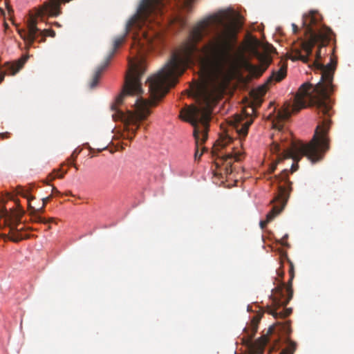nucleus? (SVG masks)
<instances>
[{"label": "nucleus", "instance_id": "obj_1", "mask_svg": "<svg viewBox=\"0 0 354 354\" xmlns=\"http://www.w3.org/2000/svg\"><path fill=\"white\" fill-rule=\"evenodd\" d=\"M165 17H132L126 26V34L132 33L131 54L129 61L123 90L111 105L114 120H120L123 130L114 136L131 141L140 124L151 113L149 106H156L178 77L194 62L199 63L206 80L196 88L195 95L204 106L189 105L180 111V118L194 127L196 140L195 160H199L205 148L199 146L207 139L211 111L209 105L223 93L227 82V68L237 50V35L240 26L231 17H208L199 21L190 31L187 39L171 54L170 59L156 75L147 80L150 100L141 97V77L145 66L142 53L158 48L164 41L159 28ZM167 24H177L180 28L186 21L180 17H165Z\"/></svg>", "mask_w": 354, "mask_h": 354}, {"label": "nucleus", "instance_id": "obj_2", "mask_svg": "<svg viewBox=\"0 0 354 354\" xmlns=\"http://www.w3.org/2000/svg\"><path fill=\"white\" fill-rule=\"evenodd\" d=\"M306 40L301 41V48L295 49V55L292 60H301L304 63L309 62L313 48L317 46V50L313 66L321 73L320 81L315 86L308 82L303 84L295 95L294 104L288 103L286 106L278 111L276 119L273 121V128L279 133L283 129V122L288 120L292 113H298L301 109L309 106L316 107L317 113L322 118L315 131L314 136L308 144L293 140L288 132H283L281 143L273 141L270 145V151L277 154V161L271 166L270 172L274 171L277 165L281 160L292 158L296 163L291 167V172L297 169L299 162L302 156H306L315 162L322 160L325 153L330 149V139L328 133L330 129L332 115L330 95L333 91V74L337 61L335 57H330V62L324 65L321 62L323 56L326 55V47L333 39L332 30H305Z\"/></svg>", "mask_w": 354, "mask_h": 354}, {"label": "nucleus", "instance_id": "obj_3", "mask_svg": "<svg viewBox=\"0 0 354 354\" xmlns=\"http://www.w3.org/2000/svg\"><path fill=\"white\" fill-rule=\"evenodd\" d=\"M65 3L62 0H50L44 3L35 12V15H30L26 21V29H18V33L25 41L26 48L29 49L39 36H42L41 41H44L47 36L55 37V32L53 30L44 29L41 30L37 27L38 18L43 20L45 16L57 17L60 14V3Z\"/></svg>", "mask_w": 354, "mask_h": 354}, {"label": "nucleus", "instance_id": "obj_4", "mask_svg": "<svg viewBox=\"0 0 354 354\" xmlns=\"http://www.w3.org/2000/svg\"><path fill=\"white\" fill-rule=\"evenodd\" d=\"M283 267H279L277 270V274L281 279L279 284L272 290L270 299H272L271 305L266 306V312L272 315L274 318H286L292 313L291 308H284L292 298L293 290L292 288V281L295 277L294 267H290L289 275L290 279L288 284L282 281L284 275Z\"/></svg>", "mask_w": 354, "mask_h": 354}, {"label": "nucleus", "instance_id": "obj_5", "mask_svg": "<svg viewBox=\"0 0 354 354\" xmlns=\"http://www.w3.org/2000/svg\"><path fill=\"white\" fill-rule=\"evenodd\" d=\"M288 174L287 169H283L277 176L279 183L283 182V185L279 184L278 186V194L275 196L274 201L278 205H274L272 209L267 214L266 219L260 221V227L261 229L266 227L267 224L270 222L277 215H278L285 207L292 191V183L288 178Z\"/></svg>", "mask_w": 354, "mask_h": 354}, {"label": "nucleus", "instance_id": "obj_6", "mask_svg": "<svg viewBox=\"0 0 354 354\" xmlns=\"http://www.w3.org/2000/svg\"><path fill=\"white\" fill-rule=\"evenodd\" d=\"M17 205L18 202H15ZM24 211L19 206L17 209L3 211L0 215V218H4V223L10 228V239L15 242L19 241L24 239L27 238L26 234H24L22 231L24 229V225L21 222L22 216Z\"/></svg>", "mask_w": 354, "mask_h": 354}, {"label": "nucleus", "instance_id": "obj_7", "mask_svg": "<svg viewBox=\"0 0 354 354\" xmlns=\"http://www.w3.org/2000/svg\"><path fill=\"white\" fill-rule=\"evenodd\" d=\"M232 138L229 136H221L219 139L216 141V144L213 147V153L216 154L218 157H221L223 161L227 163V170H228L227 167H232L231 160H234V161H240L241 159V156L243 153L236 149L235 147H233L231 152L226 153L225 154L221 153L218 154V152L225 148L228 144L232 142Z\"/></svg>", "mask_w": 354, "mask_h": 354}, {"label": "nucleus", "instance_id": "obj_8", "mask_svg": "<svg viewBox=\"0 0 354 354\" xmlns=\"http://www.w3.org/2000/svg\"><path fill=\"white\" fill-rule=\"evenodd\" d=\"M126 34L120 37H116L113 41V49L112 52L108 55L104 64L98 66L93 73L92 79L89 83L90 88H94L98 84L102 73L107 67L109 64L111 59L113 57L115 50L120 46L125 39Z\"/></svg>", "mask_w": 354, "mask_h": 354}, {"label": "nucleus", "instance_id": "obj_9", "mask_svg": "<svg viewBox=\"0 0 354 354\" xmlns=\"http://www.w3.org/2000/svg\"><path fill=\"white\" fill-rule=\"evenodd\" d=\"M259 322V318L257 317H254L251 320V322L249 326L244 328V333H245V337L243 339L246 340V344L249 347L251 348V351L250 354H263V348H258L254 349L253 348L254 345L252 343V339L254 337L257 329L258 324Z\"/></svg>", "mask_w": 354, "mask_h": 354}, {"label": "nucleus", "instance_id": "obj_10", "mask_svg": "<svg viewBox=\"0 0 354 354\" xmlns=\"http://www.w3.org/2000/svg\"><path fill=\"white\" fill-rule=\"evenodd\" d=\"M252 122L253 120L252 119H248L246 121L243 122L242 120L239 117V119L236 120V123L235 124L236 133L239 136V140H237L239 144H241L242 138H244L248 135V129Z\"/></svg>", "mask_w": 354, "mask_h": 354}, {"label": "nucleus", "instance_id": "obj_11", "mask_svg": "<svg viewBox=\"0 0 354 354\" xmlns=\"http://www.w3.org/2000/svg\"><path fill=\"white\" fill-rule=\"evenodd\" d=\"M269 64V62L265 60L263 64L259 66L246 61L244 62V68L251 75L254 77H260L267 69Z\"/></svg>", "mask_w": 354, "mask_h": 354}, {"label": "nucleus", "instance_id": "obj_12", "mask_svg": "<svg viewBox=\"0 0 354 354\" xmlns=\"http://www.w3.org/2000/svg\"><path fill=\"white\" fill-rule=\"evenodd\" d=\"M28 57V55H24L22 57L15 62H7L6 64L7 71L12 75L16 74L21 68H23Z\"/></svg>", "mask_w": 354, "mask_h": 354}, {"label": "nucleus", "instance_id": "obj_13", "mask_svg": "<svg viewBox=\"0 0 354 354\" xmlns=\"http://www.w3.org/2000/svg\"><path fill=\"white\" fill-rule=\"evenodd\" d=\"M286 73L287 64L283 63L277 71L272 72V75L270 77L268 82H271L272 80H274L275 82H280L286 76Z\"/></svg>", "mask_w": 354, "mask_h": 354}, {"label": "nucleus", "instance_id": "obj_14", "mask_svg": "<svg viewBox=\"0 0 354 354\" xmlns=\"http://www.w3.org/2000/svg\"><path fill=\"white\" fill-rule=\"evenodd\" d=\"M36 208L37 207L32 205V207H28L30 210V215L32 221L36 223H48L53 221V218H51L47 221L45 218L41 217L40 214H43L44 212H40L39 211L36 210Z\"/></svg>", "mask_w": 354, "mask_h": 354}, {"label": "nucleus", "instance_id": "obj_15", "mask_svg": "<svg viewBox=\"0 0 354 354\" xmlns=\"http://www.w3.org/2000/svg\"><path fill=\"white\" fill-rule=\"evenodd\" d=\"M17 194L27 199L28 207H32V201L35 198L30 195V189L25 188L23 187H18L17 188Z\"/></svg>", "mask_w": 354, "mask_h": 354}, {"label": "nucleus", "instance_id": "obj_16", "mask_svg": "<svg viewBox=\"0 0 354 354\" xmlns=\"http://www.w3.org/2000/svg\"><path fill=\"white\" fill-rule=\"evenodd\" d=\"M286 342L288 344V346L282 350L279 354H294L297 346L296 343L291 341L289 337L286 338Z\"/></svg>", "mask_w": 354, "mask_h": 354}, {"label": "nucleus", "instance_id": "obj_17", "mask_svg": "<svg viewBox=\"0 0 354 354\" xmlns=\"http://www.w3.org/2000/svg\"><path fill=\"white\" fill-rule=\"evenodd\" d=\"M67 171H65L60 174V169H54L50 174H48L47 179L50 181L55 178H62Z\"/></svg>", "mask_w": 354, "mask_h": 354}, {"label": "nucleus", "instance_id": "obj_18", "mask_svg": "<svg viewBox=\"0 0 354 354\" xmlns=\"http://www.w3.org/2000/svg\"><path fill=\"white\" fill-rule=\"evenodd\" d=\"M281 330H283V332L286 335H289L292 332L290 322L287 321V322H283L281 324Z\"/></svg>", "mask_w": 354, "mask_h": 354}, {"label": "nucleus", "instance_id": "obj_19", "mask_svg": "<svg viewBox=\"0 0 354 354\" xmlns=\"http://www.w3.org/2000/svg\"><path fill=\"white\" fill-rule=\"evenodd\" d=\"M52 197H53V194H50V196H48L46 198H43L41 199V201H42L41 206L38 208H36L35 209L37 211H39L40 212H44L45 206L46 205L47 203L52 198Z\"/></svg>", "mask_w": 354, "mask_h": 354}, {"label": "nucleus", "instance_id": "obj_20", "mask_svg": "<svg viewBox=\"0 0 354 354\" xmlns=\"http://www.w3.org/2000/svg\"><path fill=\"white\" fill-rule=\"evenodd\" d=\"M254 95H255V97L257 100H259V97H262L266 93V86H262L261 87H259L258 89L254 92Z\"/></svg>", "mask_w": 354, "mask_h": 354}, {"label": "nucleus", "instance_id": "obj_21", "mask_svg": "<svg viewBox=\"0 0 354 354\" xmlns=\"http://www.w3.org/2000/svg\"><path fill=\"white\" fill-rule=\"evenodd\" d=\"M286 261H287V262L290 264L289 266H293L292 263L289 260L288 256L286 254H283L281 259V265H283L286 263Z\"/></svg>", "mask_w": 354, "mask_h": 354}, {"label": "nucleus", "instance_id": "obj_22", "mask_svg": "<svg viewBox=\"0 0 354 354\" xmlns=\"http://www.w3.org/2000/svg\"><path fill=\"white\" fill-rule=\"evenodd\" d=\"M75 158H76V156H75L73 154V155H72V160L71 161L70 160H68V161H69L68 164H69L70 165L73 166L76 169H78V168H77V165L73 162L75 161Z\"/></svg>", "mask_w": 354, "mask_h": 354}, {"label": "nucleus", "instance_id": "obj_23", "mask_svg": "<svg viewBox=\"0 0 354 354\" xmlns=\"http://www.w3.org/2000/svg\"><path fill=\"white\" fill-rule=\"evenodd\" d=\"M292 30H293V32H294L295 33H297V31H298V27H297V25H295V24H292Z\"/></svg>", "mask_w": 354, "mask_h": 354}, {"label": "nucleus", "instance_id": "obj_24", "mask_svg": "<svg viewBox=\"0 0 354 354\" xmlns=\"http://www.w3.org/2000/svg\"><path fill=\"white\" fill-rule=\"evenodd\" d=\"M53 194H59V192L57 190V189L55 187H53L52 189Z\"/></svg>", "mask_w": 354, "mask_h": 354}, {"label": "nucleus", "instance_id": "obj_25", "mask_svg": "<svg viewBox=\"0 0 354 354\" xmlns=\"http://www.w3.org/2000/svg\"><path fill=\"white\" fill-rule=\"evenodd\" d=\"M4 77H5V73L0 74V83H1L3 82V80H4Z\"/></svg>", "mask_w": 354, "mask_h": 354}, {"label": "nucleus", "instance_id": "obj_26", "mask_svg": "<svg viewBox=\"0 0 354 354\" xmlns=\"http://www.w3.org/2000/svg\"><path fill=\"white\" fill-rule=\"evenodd\" d=\"M266 342H267V339L266 337H263L262 339V342L261 344H262L263 346L266 344Z\"/></svg>", "mask_w": 354, "mask_h": 354}, {"label": "nucleus", "instance_id": "obj_27", "mask_svg": "<svg viewBox=\"0 0 354 354\" xmlns=\"http://www.w3.org/2000/svg\"><path fill=\"white\" fill-rule=\"evenodd\" d=\"M128 144L127 143H124V142H122V145L120 147L121 149H124V146H127Z\"/></svg>", "mask_w": 354, "mask_h": 354}, {"label": "nucleus", "instance_id": "obj_28", "mask_svg": "<svg viewBox=\"0 0 354 354\" xmlns=\"http://www.w3.org/2000/svg\"><path fill=\"white\" fill-rule=\"evenodd\" d=\"M8 135H9L8 133H6L4 134H2V136L4 138V136H5L6 138H8Z\"/></svg>", "mask_w": 354, "mask_h": 354}, {"label": "nucleus", "instance_id": "obj_29", "mask_svg": "<svg viewBox=\"0 0 354 354\" xmlns=\"http://www.w3.org/2000/svg\"><path fill=\"white\" fill-rule=\"evenodd\" d=\"M4 26H5L6 29H7L8 28V25L6 23L4 24Z\"/></svg>", "mask_w": 354, "mask_h": 354}, {"label": "nucleus", "instance_id": "obj_30", "mask_svg": "<svg viewBox=\"0 0 354 354\" xmlns=\"http://www.w3.org/2000/svg\"><path fill=\"white\" fill-rule=\"evenodd\" d=\"M35 206L37 207H39V206H37V204H35Z\"/></svg>", "mask_w": 354, "mask_h": 354}]
</instances>
